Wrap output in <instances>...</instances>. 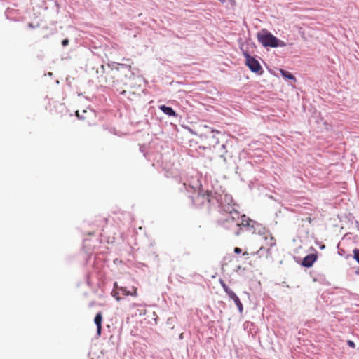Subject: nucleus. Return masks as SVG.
Instances as JSON below:
<instances>
[{
	"label": "nucleus",
	"mask_w": 359,
	"mask_h": 359,
	"mask_svg": "<svg viewBox=\"0 0 359 359\" xmlns=\"http://www.w3.org/2000/svg\"><path fill=\"white\" fill-rule=\"evenodd\" d=\"M347 344L351 348H355V343L353 341H351V340H348L347 341Z\"/></svg>",
	"instance_id": "17"
},
{
	"label": "nucleus",
	"mask_w": 359,
	"mask_h": 359,
	"mask_svg": "<svg viewBox=\"0 0 359 359\" xmlns=\"http://www.w3.org/2000/svg\"><path fill=\"white\" fill-rule=\"evenodd\" d=\"M75 114L79 120L86 123L88 125L94 124L97 116L96 112L91 108L76 110Z\"/></svg>",
	"instance_id": "4"
},
{
	"label": "nucleus",
	"mask_w": 359,
	"mask_h": 359,
	"mask_svg": "<svg viewBox=\"0 0 359 359\" xmlns=\"http://www.w3.org/2000/svg\"><path fill=\"white\" fill-rule=\"evenodd\" d=\"M353 257L359 263V249L353 250Z\"/></svg>",
	"instance_id": "14"
},
{
	"label": "nucleus",
	"mask_w": 359,
	"mask_h": 359,
	"mask_svg": "<svg viewBox=\"0 0 359 359\" xmlns=\"http://www.w3.org/2000/svg\"><path fill=\"white\" fill-rule=\"evenodd\" d=\"M133 292H130V295L131 296H133V297H137V288L133 287Z\"/></svg>",
	"instance_id": "18"
},
{
	"label": "nucleus",
	"mask_w": 359,
	"mask_h": 359,
	"mask_svg": "<svg viewBox=\"0 0 359 359\" xmlns=\"http://www.w3.org/2000/svg\"><path fill=\"white\" fill-rule=\"evenodd\" d=\"M224 210L226 212H229V216L226 218V220L231 219L232 221H235L240 217V212L236 209V207L233 205H226L224 206Z\"/></svg>",
	"instance_id": "6"
},
{
	"label": "nucleus",
	"mask_w": 359,
	"mask_h": 359,
	"mask_svg": "<svg viewBox=\"0 0 359 359\" xmlns=\"http://www.w3.org/2000/svg\"><path fill=\"white\" fill-rule=\"evenodd\" d=\"M316 259V255L309 254L304 258L302 265L305 267H311Z\"/></svg>",
	"instance_id": "7"
},
{
	"label": "nucleus",
	"mask_w": 359,
	"mask_h": 359,
	"mask_svg": "<svg viewBox=\"0 0 359 359\" xmlns=\"http://www.w3.org/2000/svg\"><path fill=\"white\" fill-rule=\"evenodd\" d=\"M118 290H121L126 296L130 295V292L128 291L126 287H121L118 288Z\"/></svg>",
	"instance_id": "15"
},
{
	"label": "nucleus",
	"mask_w": 359,
	"mask_h": 359,
	"mask_svg": "<svg viewBox=\"0 0 359 359\" xmlns=\"http://www.w3.org/2000/svg\"><path fill=\"white\" fill-rule=\"evenodd\" d=\"M230 299L234 301L236 305L237 306L239 311L241 313L243 310V306L240 301L239 298L237 297V295L234 293L233 291L231 292H229V294L228 295Z\"/></svg>",
	"instance_id": "9"
},
{
	"label": "nucleus",
	"mask_w": 359,
	"mask_h": 359,
	"mask_svg": "<svg viewBox=\"0 0 359 359\" xmlns=\"http://www.w3.org/2000/svg\"><path fill=\"white\" fill-rule=\"evenodd\" d=\"M126 93V91L124 90L120 92V93L122 95H124Z\"/></svg>",
	"instance_id": "26"
},
{
	"label": "nucleus",
	"mask_w": 359,
	"mask_h": 359,
	"mask_svg": "<svg viewBox=\"0 0 359 359\" xmlns=\"http://www.w3.org/2000/svg\"><path fill=\"white\" fill-rule=\"evenodd\" d=\"M109 66L111 67V70L105 72L104 74L100 76V82H104L106 84L111 86H113L115 84V77L116 75L118 74L119 67L128 68V69H130V65L126 64L116 65L115 63H113L111 65H109Z\"/></svg>",
	"instance_id": "3"
},
{
	"label": "nucleus",
	"mask_w": 359,
	"mask_h": 359,
	"mask_svg": "<svg viewBox=\"0 0 359 359\" xmlns=\"http://www.w3.org/2000/svg\"><path fill=\"white\" fill-rule=\"evenodd\" d=\"M234 252L236 254H239V253L242 252V250L240 248L236 247L234 248Z\"/></svg>",
	"instance_id": "20"
},
{
	"label": "nucleus",
	"mask_w": 359,
	"mask_h": 359,
	"mask_svg": "<svg viewBox=\"0 0 359 359\" xmlns=\"http://www.w3.org/2000/svg\"><path fill=\"white\" fill-rule=\"evenodd\" d=\"M205 128L207 129V131L199 136L202 143V145L199 146V149L210 150L219 144V140L217 135L220 133L218 130L211 129L207 126H205Z\"/></svg>",
	"instance_id": "1"
},
{
	"label": "nucleus",
	"mask_w": 359,
	"mask_h": 359,
	"mask_svg": "<svg viewBox=\"0 0 359 359\" xmlns=\"http://www.w3.org/2000/svg\"><path fill=\"white\" fill-rule=\"evenodd\" d=\"M249 253L248 252H244L243 253V256H244L245 258H248Z\"/></svg>",
	"instance_id": "21"
},
{
	"label": "nucleus",
	"mask_w": 359,
	"mask_h": 359,
	"mask_svg": "<svg viewBox=\"0 0 359 359\" xmlns=\"http://www.w3.org/2000/svg\"><path fill=\"white\" fill-rule=\"evenodd\" d=\"M264 239L267 241V245L269 246L268 248H265L264 247H260L259 250L256 252V254H258L259 252L262 250H266L267 252H269L270 248L276 245V240L275 238L269 235V237L265 236Z\"/></svg>",
	"instance_id": "8"
},
{
	"label": "nucleus",
	"mask_w": 359,
	"mask_h": 359,
	"mask_svg": "<svg viewBox=\"0 0 359 359\" xmlns=\"http://www.w3.org/2000/svg\"><path fill=\"white\" fill-rule=\"evenodd\" d=\"M69 44V40L67 39H65L64 40L62 41V45L63 46H66Z\"/></svg>",
	"instance_id": "19"
},
{
	"label": "nucleus",
	"mask_w": 359,
	"mask_h": 359,
	"mask_svg": "<svg viewBox=\"0 0 359 359\" xmlns=\"http://www.w3.org/2000/svg\"><path fill=\"white\" fill-rule=\"evenodd\" d=\"M355 273L359 276V267L355 270Z\"/></svg>",
	"instance_id": "25"
},
{
	"label": "nucleus",
	"mask_w": 359,
	"mask_h": 359,
	"mask_svg": "<svg viewBox=\"0 0 359 359\" xmlns=\"http://www.w3.org/2000/svg\"><path fill=\"white\" fill-rule=\"evenodd\" d=\"M221 285L228 295L229 294V292H232V290L226 285L224 281H221Z\"/></svg>",
	"instance_id": "13"
},
{
	"label": "nucleus",
	"mask_w": 359,
	"mask_h": 359,
	"mask_svg": "<svg viewBox=\"0 0 359 359\" xmlns=\"http://www.w3.org/2000/svg\"><path fill=\"white\" fill-rule=\"evenodd\" d=\"M244 56L245 57V64L252 72L259 74L263 72L258 60L251 57L248 53H244Z\"/></svg>",
	"instance_id": "5"
},
{
	"label": "nucleus",
	"mask_w": 359,
	"mask_h": 359,
	"mask_svg": "<svg viewBox=\"0 0 359 359\" xmlns=\"http://www.w3.org/2000/svg\"><path fill=\"white\" fill-rule=\"evenodd\" d=\"M114 287L116 288V289H118L119 287H118V284L116 282L114 283Z\"/></svg>",
	"instance_id": "24"
},
{
	"label": "nucleus",
	"mask_w": 359,
	"mask_h": 359,
	"mask_svg": "<svg viewBox=\"0 0 359 359\" xmlns=\"http://www.w3.org/2000/svg\"><path fill=\"white\" fill-rule=\"evenodd\" d=\"M241 224H242V225H243V226H248V225H249V222H247V223H246V224H245V223H244V219H243V220H242V223H241Z\"/></svg>",
	"instance_id": "23"
},
{
	"label": "nucleus",
	"mask_w": 359,
	"mask_h": 359,
	"mask_svg": "<svg viewBox=\"0 0 359 359\" xmlns=\"http://www.w3.org/2000/svg\"><path fill=\"white\" fill-rule=\"evenodd\" d=\"M280 73L284 78L296 81V78L290 72L281 69Z\"/></svg>",
	"instance_id": "12"
},
{
	"label": "nucleus",
	"mask_w": 359,
	"mask_h": 359,
	"mask_svg": "<svg viewBox=\"0 0 359 359\" xmlns=\"http://www.w3.org/2000/svg\"><path fill=\"white\" fill-rule=\"evenodd\" d=\"M306 221H307L309 224H311V223L312 222V219H311V217H307V218H306Z\"/></svg>",
	"instance_id": "22"
},
{
	"label": "nucleus",
	"mask_w": 359,
	"mask_h": 359,
	"mask_svg": "<svg viewBox=\"0 0 359 359\" xmlns=\"http://www.w3.org/2000/svg\"><path fill=\"white\" fill-rule=\"evenodd\" d=\"M159 109L165 114L170 116H176L175 111L170 107L165 105L159 106Z\"/></svg>",
	"instance_id": "11"
},
{
	"label": "nucleus",
	"mask_w": 359,
	"mask_h": 359,
	"mask_svg": "<svg viewBox=\"0 0 359 359\" xmlns=\"http://www.w3.org/2000/svg\"><path fill=\"white\" fill-rule=\"evenodd\" d=\"M94 322L97 325V332L98 335H100L101 330H102V315L101 312H99L96 314Z\"/></svg>",
	"instance_id": "10"
},
{
	"label": "nucleus",
	"mask_w": 359,
	"mask_h": 359,
	"mask_svg": "<svg viewBox=\"0 0 359 359\" xmlns=\"http://www.w3.org/2000/svg\"><path fill=\"white\" fill-rule=\"evenodd\" d=\"M257 39L264 47L276 48L278 46L284 47L286 46V43L284 41L279 40L266 30H262L259 32L257 34Z\"/></svg>",
	"instance_id": "2"
},
{
	"label": "nucleus",
	"mask_w": 359,
	"mask_h": 359,
	"mask_svg": "<svg viewBox=\"0 0 359 359\" xmlns=\"http://www.w3.org/2000/svg\"><path fill=\"white\" fill-rule=\"evenodd\" d=\"M112 296L117 300V301H120L121 300V297L119 296V294L118 292H116V291H113L112 292Z\"/></svg>",
	"instance_id": "16"
}]
</instances>
